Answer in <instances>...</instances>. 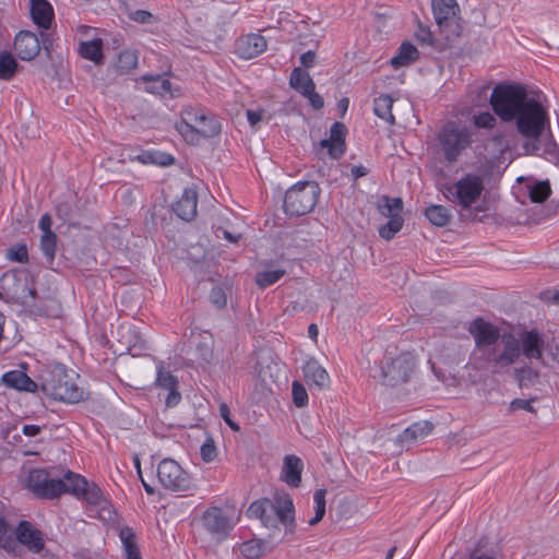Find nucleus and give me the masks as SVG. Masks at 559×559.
<instances>
[{
    "label": "nucleus",
    "instance_id": "nucleus-59",
    "mask_svg": "<svg viewBox=\"0 0 559 559\" xmlns=\"http://www.w3.org/2000/svg\"><path fill=\"white\" fill-rule=\"evenodd\" d=\"M168 394L166 396V405L168 407H175L177 406L181 401V394L177 391L176 386L169 388Z\"/></svg>",
    "mask_w": 559,
    "mask_h": 559
},
{
    "label": "nucleus",
    "instance_id": "nucleus-38",
    "mask_svg": "<svg viewBox=\"0 0 559 559\" xmlns=\"http://www.w3.org/2000/svg\"><path fill=\"white\" fill-rule=\"evenodd\" d=\"M14 535L15 533L12 531L9 523L0 516V548L8 552L15 551L17 544Z\"/></svg>",
    "mask_w": 559,
    "mask_h": 559
},
{
    "label": "nucleus",
    "instance_id": "nucleus-40",
    "mask_svg": "<svg viewBox=\"0 0 559 559\" xmlns=\"http://www.w3.org/2000/svg\"><path fill=\"white\" fill-rule=\"evenodd\" d=\"M514 378L520 388L528 386L539 378V371L525 364L514 369Z\"/></svg>",
    "mask_w": 559,
    "mask_h": 559
},
{
    "label": "nucleus",
    "instance_id": "nucleus-28",
    "mask_svg": "<svg viewBox=\"0 0 559 559\" xmlns=\"http://www.w3.org/2000/svg\"><path fill=\"white\" fill-rule=\"evenodd\" d=\"M141 81L147 84L145 86V91L147 93L160 96L166 94L175 96L171 91V83L160 74H144L141 76Z\"/></svg>",
    "mask_w": 559,
    "mask_h": 559
},
{
    "label": "nucleus",
    "instance_id": "nucleus-14",
    "mask_svg": "<svg viewBox=\"0 0 559 559\" xmlns=\"http://www.w3.org/2000/svg\"><path fill=\"white\" fill-rule=\"evenodd\" d=\"M64 478L66 480L70 481V485H68L69 493L75 496L76 498H83L87 503L95 507L104 508V506L107 504L106 498L96 484H88L83 476L71 471H68L64 474Z\"/></svg>",
    "mask_w": 559,
    "mask_h": 559
},
{
    "label": "nucleus",
    "instance_id": "nucleus-64",
    "mask_svg": "<svg viewBox=\"0 0 559 559\" xmlns=\"http://www.w3.org/2000/svg\"><path fill=\"white\" fill-rule=\"evenodd\" d=\"M41 427L37 425H24L22 432L27 437H35L41 431Z\"/></svg>",
    "mask_w": 559,
    "mask_h": 559
},
{
    "label": "nucleus",
    "instance_id": "nucleus-46",
    "mask_svg": "<svg viewBox=\"0 0 559 559\" xmlns=\"http://www.w3.org/2000/svg\"><path fill=\"white\" fill-rule=\"evenodd\" d=\"M404 219L402 215H395L389 218L386 224L379 228V235L386 240L392 239L402 228Z\"/></svg>",
    "mask_w": 559,
    "mask_h": 559
},
{
    "label": "nucleus",
    "instance_id": "nucleus-23",
    "mask_svg": "<svg viewBox=\"0 0 559 559\" xmlns=\"http://www.w3.org/2000/svg\"><path fill=\"white\" fill-rule=\"evenodd\" d=\"M2 382L8 388L31 393L36 392L39 386V384L21 370H11L5 372L2 376Z\"/></svg>",
    "mask_w": 559,
    "mask_h": 559
},
{
    "label": "nucleus",
    "instance_id": "nucleus-30",
    "mask_svg": "<svg viewBox=\"0 0 559 559\" xmlns=\"http://www.w3.org/2000/svg\"><path fill=\"white\" fill-rule=\"evenodd\" d=\"M119 537L127 559H142L136 544V535L131 527L124 526L120 528Z\"/></svg>",
    "mask_w": 559,
    "mask_h": 559
},
{
    "label": "nucleus",
    "instance_id": "nucleus-39",
    "mask_svg": "<svg viewBox=\"0 0 559 559\" xmlns=\"http://www.w3.org/2000/svg\"><path fill=\"white\" fill-rule=\"evenodd\" d=\"M19 63L8 51L0 52V79L11 80L17 71Z\"/></svg>",
    "mask_w": 559,
    "mask_h": 559
},
{
    "label": "nucleus",
    "instance_id": "nucleus-3",
    "mask_svg": "<svg viewBox=\"0 0 559 559\" xmlns=\"http://www.w3.org/2000/svg\"><path fill=\"white\" fill-rule=\"evenodd\" d=\"M79 374L56 364L43 369L39 376L40 390L49 397L63 403H78L83 399V391L78 385Z\"/></svg>",
    "mask_w": 559,
    "mask_h": 559
},
{
    "label": "nucleus",
    "instance_id": "nucleus-61",
    "mask_svg": "<svg viewBox=\"0 0 559 559\" xmlns=\"http://www.w3.org/2000/svg\"><path fill=\"white\" fill-rule=\"evenodd\" d=\"M51 224H52V221H51V217L49 214H44L41 215L40 219H39V223H38V226L39 228L43 230V234H55L52 230H51Z\"/></svg>",
    "mask_w": 559,
    "mask_h": 559
},
{
    "label": "nucleus",
    "instance_id": "nucleus-53",
    "mask_svg": "<svg viewBox=\"0 0 559 559\" xmlns=\"http://www.w3.org/2000/svg\"><path fill=\"white\" fill-rule=\"evenodd\" d=\"M415 37L421 45L435 46V38L430 28L421 23H418Z\"/></svg>",
    "mask_w": 559,
    "mask_h": 559
},
{
    "label": "nucleus",
    "instance_id": "nucleus-5",
    "mask_svg": "<svg viewBox=\"0 0 559 559\" xmlns=\"http://www.w3.org/2000/svg\"><path fill=\"white\" fill-rule=\"evenodd\" d=\"M246 514L250 519H259L265 527H277L281 523L287 533H293L295 528L294 504L286 493L276 495L273 500L264 498L253 501Z\"/></svg>",
    "mask_w": 559,
    "mask_h": 559
},
{
    "label": "nucleus",
    "instance_id": "nucleus-49",
    "mask_svg": "<svg viewBox=\"0 0 559 559\" xmlns=\"http://www.w3.org/2000/svg\"><path fill=\"white\" fill-rule=\"evenodd\" d=\"M7 258L19 263L28 262L27 247L25 243H19L8 249Z\"/></svg>",
    "mask_w": 559,
    "mask_h": 559
},
{
    "label": "nucleus",
    "instance_id": "nucleus-33",
    "mask_svg": "<svg viewBox=\"0 0 559 559\" xmlns=\"http://www.w3.org/2000/svg\"><path fill=\"white\" fill-rule=\"evenodd\" d=\"M393 99L388 94H382L373 100V112L377 117L385 120L390 124L395 123L394 116L392 114Z\"/></svg>",
    "mask_w": 559,
    "mask_h": 559
},
{
    "label": "nucleus",
    "instance_id": "nucleus-13",
    "mask_svg": "<svg viewBox=\"0 0 559 559\" xmlns=\"http://www.w3.org/2000/svg\"><path fill=\"white\" fill-rule=\"evenodd\" d=\"M157 477L167 490L180 492L192 489L190 475L173 459L167 457L159 462Z\"/></svg>",
    "mask_w": 559,
    "mask_h": 559
},
{
    "label": "nucleus",
    "instance_id": "nucleus-45",
    "mask_svg": "<svg viewBox=\"0 0 559 559\" xmlns=\"http://www.w3.org/2000/svg\"><path fill=\"white\" fill-rule=\"evenodd\" d=\"M240 552L248 559H258L264 554V542L250 539L240 545Z\"/></svg>",
    "mask_w": 559,
    "mask_h": 559
},
{
    "label": "nucleus",
    "instance_id": "nucleus-22",
    "mask_svg": "<svg viewBox=\"0 0 559 559\" xmlns=\"http://www.w3.org/2000/svg\"><path fill=\"white\" fill-rule=\"evenodd\" d=\"M302 371L305 380L310 388L314 385L319 390H322L329 386V373L316 359H309L304 365Z\"/></svg>",
    "mask_w": 559,
    "mask_h": 559
},
{
    "label": "nucleus",
    "instance_id": "nucleus-17",
    "mask_svg": "<svg viewBox=\"0 0 559 559\" xmlns=\"http://www.w3.org/2000/svg\"><path fill=\"white\" fill-rule=\"evenodd\" d=\"M266 39L260 34H248L236 40L235 52L245 60L253 59L265 51Z\"/></svg>",
    "mask_w": 559,
    "mask_h": 559
},
{
    "label": "nucleus",
    "instance_id": "nucleus-15",
    "mask_svg": "<svg viewBox=\"0 0 559 559\" xmlns=\"http://www.w3.org/2000/svg\"><path fill=\"white\" fill-rule=\"evenodd\" d=\"M202 523L204 528L217 538H225L233 525L230 519L218 507H211L202 514Z\"/></svg>",
    "mask_w": 559,
    "mask_h": 559
},
{
    "label": "nucleus",
    "instance_id": "nucleus-31",
    "mask_svg": "<svg viewBox=\"0 0 559 559\" xmlns=\"http://www.w3.org/2000/svg\"><path fill=\"white\" fill-rule=\"evenodd\" d=\"M80 55L84 59L93 61L95 64H100L104 60L103 40L100 38H94L88 41H82L80 45Z\"/></svg>",
    "mask_w": 559,
    "mask_h": 559
},
{
    "label": "nucleus",
    "instance_id": "nucleus-51",
    "mask_svg": "<svg viewBox=\"0 0 559 559\" xmlns=\"http://www.w3.org/2000/svg\"><path fill=\"white\" fill-rule=\"evenodd\" d=\"M177 379L169 372L165 371L162 364L157 367L156 384L163 389L177 386Z\"/></svg>",
    "mask_w": 559,
    "mask_h": 559
},
{
    "label": "nucleus",
    "instance_id": "nucleus-43",
    "mask_svg": "<svg viewBox=\"0 0 559 559\" xmlns=\"http://www.w3.org/2000/svg\"><path fill=\"white\" fill-rule=\"evenodd\" d=\"M136 158L143 164H156L160 166L171 165L175 160L170 154L148 151L141 153Z\"/></svg>",
    "mask_w": 559,
    "mask_h": 559
},
{
    "label": "nucleus",
    "instance_id": "nucleus-25",
    "mask_svg": "<svg viewBox=\"0 0 559 559\" xmlns=\"http://www.w3.org/2000/svg\"><path fill=\"white\" fill-rule=\"evenodd\" d=\"M29 2L33 22L37 26L48 29L53 17L51 4L47 0H29Z\"/></svg>",
    "mask_w": 559,
    "mask_h": 559
},
{
    "label": "nucleus",
    "instance_id": "nucleus-47",
    "mask_svg": "<svg viewBox=\"0 0 559 559\" xmlns=\"http://www.w3.org/2000/svg\"><path fill=\"white\" fill-rule=\"evenodd\" d=\"M325 489H318L314 491L313 500L316 503V514L308 521L311 526L317 525L325 514Z\"/></svg>",
    "mask_w": 559,
    "mask_h": 559
},
{
    "label": "nucleus",
    "instance_id": "nucleus-2",
    "mask_svg": "<svg viewBox=\"0 0 559 559\" xmlns=\"http://www.w3.org/2000/svg\"><path fill=\"white\" fill-rule=\"evenodd\" d=\"M502 354L499 361L503 362V371L514 365L523 355L528 360H538L544 362L545 340L536 330L522 331L519 336L512 333H503L501 337Z\"/></svg>",
    "mask_w": 559,
    "mask_h": 559
},
{
    "label": "nucleus",
    "instance_id": "nucleus-57",
    "mask_svg": "<svg viewBox=\"0 0 559 559\" xmlns=\"http://www.w3.org/2000/svg\"><path fill=\"white\" fill-rule=\"evenodd\" d=\"M211 302L218 309H222L226 306V295L223 288L213 287L210 293Z\"/></svg>",
    "mask_w": 559,
    "mask_h": 559
},
{
    "label": "nucleus",
    "instance_id": "nucleus-8",
    "mask_svg": "<svg viewBox=\"0 0 559 559\" xmlns=\"http://www.w3.org/2000/svg\"><path fill=\"white\" fill-rule=\"evenodd\" d=\"M530 96L524 86L515 83H501L495 86L490 96L493 112L506 122L513 121Z\"/></svg>",
    "mask_w": 559,
    "mask_h": 559
},
{
    "label": "nucleus",
    "instance_id": "nucleus-35",
    "mask_svg": "<svg viewBox=\"0 0 559 559\" xmlns=\"http://www.w3.org/2000/svg\"><path fill=\"white\" fill-rule=\"evenodd\" d=\"M221 132V123L213 115L204 112V119H200L193 133L201 134L204 138H213Z\"/></svg>",
    "mask_w": 559,
    "mask_h": 559
},
{
    "label": "nucleus",
    "instance_id": "nucleus-32",
    "mask_svg": "<svg viewBox=\"0 0 559 559\" xmlns=\"http://www.w3.org/2000/svg\"><path fill=\"white\" fill-rule=\"evenodd\" d=\"M290 86L298 91L302 96L306 93H310L311 88H316L314 82L310 74L300 68H295L289 78Z\"/></svg>",
    "mask_w": 559,
    "mask_h": 559
},
{
    "label": "nucleus",
    "instance_id": "nucleus-19",
    "mask_svg": "<svg viewBox=\"0 0 559 559\" xmlns=\"http://www.w3.org/2000/svg\"><path fill=\"white\" fill-rule=\"evenodd\" d=\"M14 49L22 60H33L40 51L37 36L29 31H21L14 39Z\"/></svg>",
    "mask_w": 559,
    "mask_h": 559
},
{
    "label": "nucleus",
    "instance_id": "nucleus-52",
    "mask_svg": "<svg viewBox=\"0 0 559 559\" xmlns=\"http://www.w3.org/2000/svg\"><path fill=\"white\" fill-rule=\"evenodd\" d=\"M473 120L475 127L483 129H492L497 122L495 116L488 111L475 115Z\"/></svg>",
    "mask_w": 559,
    "mask_h": 559
},
{
    "label": "nucleus",
    "instance_id": "nucleus-63",
    "mask_svg": "<svg viewBox=\"0 0 559 559\" xmlns=\"http://www.w3.org/2000/svg\"><path fill=\"white\" fill-rule=\"evenodd\" d=\"M247 119L251 127H257V124L262 120V111L257 110H247Z\"/></svg>",
    "mask_w": 559,
    "mask_h": 559
},
{
    "label": "nucleus",
    "instance_id": "nucleus-29",
    "mask_svg": "<svg viewBox=\"0 0 559 559\" xmlns=\"http://www.w3.org/2000/svg\"><path fill=\"white\" fill-rule=\"evenodd\" d=\"M419 58L418 49L409 41H404L397 51V55L391 59L394 69L407 67Z\"/></svg>",
    "mask_w": 559,
    "mask_h": 559
},
{
    "label": "nucleus",
    "instance_id": "nucleus-48",
    "mask_svg": "<svg viewBox=\"0 0 559 559\" xmlns=\"http://www.w3.org/2000/svg\"><path fill=\"white\" fill-rule=\"evenodd\" d=\"M57 236L56 234H43L40 239V249L44 255L52 261L56 254Z\"/></svg>",
    "mask_w": 559,
    "mask_h": 559
},
{
    "label": "nucleus",
    "instance_id": "nucleus-18",
    "mask_svg": "<svg viewBox=\"0 0 559 559\" xmlns=\"http://www.w3.org/2000/svg\"><path fill=\"white\" fill-rule=\"evenodd\" d=\"M346 127L342 122H334L330 130V136L320 141V147L326 148L333 159H338L345 152Z\"/></svg>",
    "mask_w": 559,
    "mask_h": 559
},
{
    "label": "nucleus",
    "instance_id": "nucleus-12",
    "mask_svg": "<svg viewBox=\"0 0 559 559\" xmlns=\"http://www.w3.org/2000/svg\"><path fill=\"white\" fill-rule=\"evenodd\" d=\"M432 12L438 27L444 34L447 40H452L461 35L462 27L459 24V5L456 0H432Z\"/></svg>",
    "mask_w": 559,
    "mask_h": 559
},
{
    "label": "nucleus",
    "instance_id": "nucleus-7",
    "mask_svg": "<svg viewBox=\"0 0 559 559\" xmlns=\"http://www.w3.org/2000/svg\"><path fill=\"white\" fill-rule=\"evenodd\" d=\"M416 370V358L409 352L386 349L373 378L386 386L407 383Z\"/></svg>",
    "mask_w": 559,
    "mask_h": 559
},
{
    "label": "nucleus",
    "instance_id": "nucleus-37",
    "mask_svg": "<svg viewBox=\"0 0 559 559\" xmlns=\"http://www.w3.org/2000/svg\"><path fill=\"white\" fill-rule=\"evenodd\" d=\"M378 209L383 216L391 218L395 215H401L403 210V201L401 198H390L384 195L381 198Z\"/></svg>",
    "mask_w": 559,
    "mask_h": 559
},
{
    "label": "nucleus",
    "instance_id": "nucleus-1",
    "mask_svg": "<svg viewBox=\"0 0 559 559\" xmlns=\"http://www.w3.org/2000/svg\"><path fill=\"white\" fill-rule=\"evenodd\" d=\"M467 331L473 336L476 346L472 357L474 368L481 370L489 367L493 373L502 372L503 362L499 361V356L502 354L500 330L478 317L469 323Z\"/></svg>",
    "mask_w": 559,
    "mask_h": 559
},
{
    "label": "nucleus",
    "instance_id": "nucleus-42",
    "mask_svg": "<svg viewBox=\"0 0 559 559\" xmlns=\"http://www.w3.org/2000/svg\"><path fill=\"white\" fill-rule=\"evenodd\" d=\"M138 66V52L135 50L126 49L122 50L117 58V69L127 73L135 69Z\"/></svg>",
    "mask_w": 559,
    "mask_h": 559
},
{
    "label": "nucleus",
    "instance_id": "nucleus-62",
    "mask_svg": "<svg viewBox=\"0 0 559 559\" xmlns=\"http://www.w3.org/2000/svg\"><path fill=\"white\" fill-rule=\"evenodd\" d=\"M316 61V53L312 50H308L300 56V63L305 68H311Z\"/></svg>",
    "mask_w": 559,
    "mask_h": 559
},
{
    "label": "nucleus",
    "instance_id": "nucleus-60",
    "mask_svg": "<svg viewBox=\"0 0 559 559\" xmlns=\"http://www.w3.org/2000/svg\"><path fill=\"white\" fill-rule=\"evenodd\" d=\"M304 96L310 100V104L314 109H321L324 105L323 97L316 93L314 88H311V92L304 94Z\"/></svg>",
    "mask_w": 559,
    "mask_h": 559
},
{
    "label": "nucleus",
    "instance_id": "nucleus-21",
    "mask_svg": "<svg viewBox=\"0 0 559 559\" xmlns=\"http://www.w3.org/2000/svg\"><path fill=\"white\" fill-rule=\"evenodd\" d=\"M304 463L301 459L295 454H287L283 460L281 479L288 486L298 488L301 484V473Z\"/></svg>",
    "mask_w": 559,
    "mask_h": 559
},
{
    "label": "nucleus",
    "instance_id": "nucleus-41",
    "mask_svg": "<svg viewBox=\"0 0 559 559\" xmlns=\"http://www.w3.org/2000/svg\"><path fill=\"white\" fill-rule=\"evenodd\" d=\"M286 274L285 270L276 269V270H265L262 272H258L255 275V284L260 288H266L277 281H280Z\"/></svg>",
    "mask_w": 559,
    "mask_h": 559
},
{
    "label": "nucleus",
    "instance_id": "nucleus-36",
    "mask_svg": "<svg viewBox=\"0 0 559 559\" xmlns=\"http://www.w3.org/2000/svg\"><path fill=\"white\" fill-rule=\"evenodd\" d=\"M540 150L538 152V156H543L548 162L554 165L559 166V147L557 143L554 141L551 133H549L546 139L540 138Z\"/></svg>",
    "mask_w": 559,
    "mask_h": 559
},
{
    "label": "nucleus",
    "instance_id": "nucleus-54",
    "mask_svg": "<svg viewBox=\"0 0 559 559\" xmlns=\"http://www.w3.org/2000/svg\"><path fill=\"white\" fill-rule=\"evenodd\" d=\"M200 454L202 460L207 463L212 462L216 457L217 452L213 439L209 438L205 440V442L201 445Z\"/></svg>",
    "mask_w": 559,
    "mask_h": 559
},
{
    "label": "nucleus",
    "instance_id": "nucleus-24",
    "mask_svg": "<svg viewBox=\"0 0 559 559\" xmlns=\"http://www.w3.org/2000/svg\"><path fill=\"white\" fill-rule=\"evenodd\" d=\"M15 283L13 293L22 305L33 307L34 300L37 297L36 288L28 285V274L21 272L14 275Z\"/></svg>",
    "mask_w": 559,
    "mask_h": 559
},
{
    "label": "nucleus",
    "instance_id": "nucleus-34",
    "mask_svg": "<svg viewBox=\"0 0 559 559\" xmlns=\"http://www.w3.org/2000/svg\"><path fill=\"white\" fill-rule=\"evenodd\" d=\"M425 216L432 225L443 227L450 223L452 213L443 205L431 204L425 210Z\"/></svg>",
    "mask_w": 559,
    "mask_h": 559
},
{
    "label": "nucleus",
    "instance_id": "nucleus-55",
    "mask_svg": "<svg viewBox=\"0 0 559 559\" xmlns=\"http://www.w3.org/2000/svg\"><path fill=\"white\" fill-rule=\"evenodd\" d=\"M129 19L140 24H151L156 21L154 15L146 10H135L128 14Z\"/></svg>",
    "mask_w": 559,
    "mask_h": 559
},
{
    "label": "nucleus",
    "instance_id": "nucleus-26",
    "mask_svg": "<svg viewBox=\"0 0 559 559\" xmlns=\"http://www.w3.org/2000/svg\"><path fill=\"white\" fill-rule=\"evenodd\" d=\"M432 424L428 420L414 423L399 435L397 442L404 444L421 440L432 431Z\"/></svg>",
    "mask_w": 559,
    "mask_h": 559
},
{
    "label": "nucleus",
    "instance_id": "nucleus-56",
    "mask_svg": "<svg viewBox=\"0 0 559 559\" xmlns=\"http://www.w3.org/2000/svg\"><path fill=\"white\" fill-rule=\"evenodd\" d=\"M534 401H536V397L530 399V400L514 399L510 403L509 411L515 412V411L524 409V411H527V412L534 414V413H536V409L532 404Z\"/></svg>",
    "mask_w": 559,
    "mask_h": 559
},
{
    "label": "nucleus",
    "instance_id": "nucleus-27",
    "mask_svg": "<svg viewBox=\"0 0 559 559\" xmlns=\"http://www.w3.org/2000/svg\"><path fill=\"white\" fill-rule=\"evenodd\" d=\"M200 119H204V111L201 108L187 107L181 111V121L177 123V130L185 136L193 133Z\"/></svg>",
    "mask_w": 559,
    "mask_h": 559
},
{
    "label": "nucleus",
    "instance_id": "nucleus-4",
    "mask_svg": "<svg viewBox=\"0 0 559 559\" xmlns=\"http://www.w3.org/2000/svg\"><path fill=\"white\" fill-rule=\"evenodd\" d=\"M514 120L519 133L527 139L523 144L525 153L538 154L540 136H543V132L549 124L545 107L534 97H528Z\"/></svg>",
    "mask_w": 559,
    "mask_h": 559
},
{
    "label": "nucleus",
    "instance_id": "nucleus-50",
    "mask_svg": "<svg viewBox=\"0 0 559 559\" xmlns=\"http://www.w3.org/2000/svg\"><path fill=\"white\" fill-rule=\"evenodd\" d=\"M292 394L294 404L297 407H305L308 404V393L305 386L298 382L294 381L292 385Z\"/></svg>",
    "mask_w": 559,
    "mask_h": 559
},
{
    "label": "nucleus",
    "instance_id": "nucleus-9",
    "mask_svg": "<svg viewBox=\"0 0 559 559\" xmlns=\"http://www.w3.org/2000/svg\"><path fill=\"white\" fill-rule=\"evenodd\" d=\"M321 189L316 181H300L290 187L284 198L283 209L289 216H302L313 210Z\"/></svg>",
    "mask_w": 559,
    "mask_h": 559
},
{
    "label": "nucleus",
    "instance_id": "nucleus-11",
    "mask_svg": "<svg viewBox=\"0 0 559 559\" xmlns=\"http://www.w3.org/2000/svg\"><path fill=\"white\" fill-rule=\"evenodd\" d=\"M70 481L66 478H52L43 468L29 471L26 478V487L40 499H56L68 492Z\"/></svg>",
    "mask_w": 559,
    "mask_h": 559
},
{
    "label": "nucleus",
    "instance_id": "nucleus-10",
    "mask_svg": "<svg viewBox=\"0 0 559 559\" xmlns=\"http://www.w3.org/2000/svg\"><path fill=\"white\" fill-rule=\"evenodd\" d=\"M485 189L484 179L476 174H466L455 183L444 188V197L463 210H467L478 201Z\"/></svg>",
    "mask_w": 559,
    "mask_h": 559
},
{
    "label": "nucleus",
    "instance_id": "nucleus-44",
    "mask_svg": "<svg viewBox=\"0 0 559 559\" xmlns=\"http://www.w3.org/2000/svg\"><path fill=\"white\" fill-rule=\"evenodd\" d=\"M551 189L549 181H538L528 187V197L532 202L543 203L550 195Z\"/></svg>",
    "mask_w": 559,
    "mask_h": 559
},
{
    "label": "nucleus",
    "instance_id": "nucleus-58",
    "mask_svg": "<svg viewBox=\"0 0 559 559\" xmlns=\"http://www.w3.org/2000/svg\"><path fill=\"white\" fill-rule=\"evenodd\" d=\"M219 415L233 431L238 432L240 430V426L231 419L230 411L227 404L222 403L219 405Z\"/></svg>",
    "mask_w": 559,
    "mask_h": 559
},
{
    "label": "nucleus",
    "instance_id": "nucleus-20",
    "mask_svg": "<svg viewBox=\"0 0 559 559\" xmlns=\"http://www.w3.org/2000/svg\"><path fill=\"white\" fill-rule=\"evenodd\" d=\"M198 193L193 188H186L173 210L182 221L190 222L197 215Z\"/></svg>",
    "mask_w": 559,
    "mask_h": 559
},
{
    "label": "nucleus",
    "instance_id": "nucleus-16",
    "mask_svg": "<svg viewBox=\"0 0 559 559\" xmlns=\"http://www.w3.org/2000/svg\"><path fill=\"white\" fill-rule=\"evenodd\" d=\"M16 544H22L29 551L38 554L45 547L43 533L37 530L31 522L21 521L14 531Z\"/></svg>",
    "mask_w": 559,
    "mask_h": 559
},
{
    "label": "nucleus",
    "instance_id": "nucleus-6",
    "mask_svg": "<svg viewBox=\"0 0 559 559\" xmlns=\"http://www.w3.org/2000/svg\"><path fill=\"white\" fill-rule=\"evenodd\" d=\"M474 130L461 121H448L438 132L439 153L449 165H454L474 143Z\"/></svg>",
    "mask_w": 559,
    "mask_h": 559
}]
</instances>
